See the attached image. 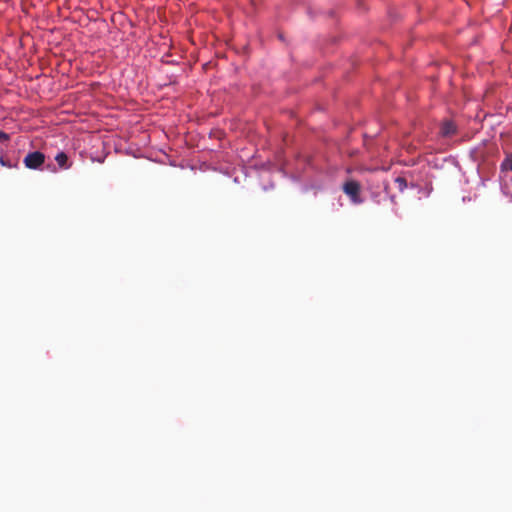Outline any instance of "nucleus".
Wrapping results in <instances>:
<instances>
[{"instance_id": "0eeeda50", "label": "nucleus", "mask_w": 512, "mask_h": 512, "mask_svg": "<svg viewBox=\"0 0 512 512\" xmlns=\"http://www.w3.org/2000/svg\"><path fill=\"white\" fill-rule=\"evenodd\" d=\"M8 139H9L8 134L4 133L3 131H0V140L7 141Z\"/></svg>"}, {"instance_id": "f03ea898", "label": "nucleus", "mask_w": 512, "mask_h": 512, "mask_svg": "<svg viewBox=\"0 0 512 512\" xmlns=\"http://www.w3.org/2000/svg\"><path fill=\"white\" fill-rule=\"evenodd\" d=\"M23 162L28 169H38L44 164L45 155L40 151L30 152L25 156Z\"/></svg>"}, {"instance_id": "6e6552de", "label": "nucleus", "mask_w": 512, "mask_h": 512, "mask_svg": "<svg viewBox=\"0 0 512 512\" xmlns=\"http://www.w3.org/2000/svg\"><path fill=\"white\" fill-rule=\"evenodd\" d=\"M0 162H1V164H2V165H4V166H6V165H7V164H6V161H4V159H3V158H1V159H0Z\"/></svg>"}, {"instance_id": "7ed1b4c3", "label": "nucleus", "mask_w": 512, "mask_h": 512, "mask_svg": "<svg viewBox=\"0 0 512 512\" xmlns=\"http://www.w3.org/2000/svg\"><path fill=\"white\" fill-rule=\"evenodd\" d=\"M440 133L444 137H450L456 133V125L453 121L446 120L440 127Z\"/></svg>"}, {"instance_id": "f257e3e1", "label": "nucleus", "mask_w": 512, "mask_h": 512, "mask_svg": "<svg viewBox=\"0 0 512 512\" xmlns=\"http://www.w3.org/2000/svg\"><path fill=\"white\" fill-rule=\"evenodd\" d=\"M360 190H361V185L359 184V182L354 181V180H349V181L345 182L343 185L344 193L347 196H349L351 201L355 204H359L362 202V200L360 198Z\"/></svg>"}, {"instance_id": "423d86ee", "label": "nucleus", "mask_w": 512, "mask_h": 512, "mask_svg": "<svg viewBox=\"0 0 512 512\" xmlns=\"http://www.w3.org/2000/svg\"><path fill=\"white\" fill-rule=\"evenodd\" d=\"M395 184L400 192H403L407 187V181L404 177H397L395 179Z\"/></svg>"}, {"instance_id": "39448f33", "label": "nucleus", "mask_w": 512, "mask_h": 512, "mask_svg": "<svg viewBox=\"0 0 512 512\" xmlns=\"http://www.w3.org/2000/svg\"><path fill=\"white\" fill-rule=\"evenodd\" d=\"M502 172L512 171V154H508L500 165Z\"/></svg>"}, {"instance_id": "20e7f679", "label": "nucleus", "mask_w": 512, "mask_h": 512, "mask_svg": "<svg viewBox=\"0 0 512 512\" xmlns=\"http://www.w3.org/2000/svg\"><path fill=\"white\" fill-rule=\"evenodd\" d=\"M55 161L57 162L58 166L62 169L69 168L68 164V156L64 152H60L55 156Z\"/></svg>"}]
</instances>
